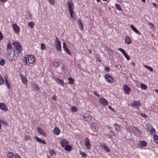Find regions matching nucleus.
Listing matches in <instances>:
<instances>
[{"mask_svg": "<svg viewBox=\"0 0 158 158\" xmlns=\"http://www.w3.org/2000/svg\"><path fill=\"white\" fill-rule=\"evenodd\" d=\"M67 4L68 6L69 10L70 13L71 17L73 20H75L76 19V18L75 16L74 17H73V14L74 13V4L72 0H70L67 2Z\"/></svg>", "mask_w": 158, "mask_h": 158, "instance_id": "nucleus-3", "label": "nucleus"}, {"mask_svg": "<svg viewBox=\"0 0 158 158\" xmlns=\"http://www.w3.org/2000/svg\"><path fill=\"white\" fill-rule=\"evenodd\" d=\"M64 50L66 52L67 54H68V55H70V56L71 55V52L68 48H67L66 49H64Z\"/></svg>", "mask_w": 158, "mask_h": 158, "instance_id": "nucleus-45", "label": "nucleus"}, {"mask_svg": "<svg viewBox=\"0 0 158 158\" xmlns=\"http://www.w3.org/2000/svg\"><path fill=\"white\" fill-rule=\"evenodd\" d=\"M0 1L1 2L5 3L7 1V0H0Z\"/></svg>", "mask_w": 158, "mask_h": 158, "instance_id": "nucleus-63", "label": "nucleus"}, {"mask_svg": "<svg viewBox=\"0 0 158 158\" xmlns=\"http://www.w3.org/2000/svg\"><path fill=\"white\" fill-rule=\"evenodd\" d=\"M6 56L7 59L9 61L13 62L15 60L19 57L17 55L15 54L14 52H6Z\"/></svg>", "mask_w": 158, "mask_h": 158, "instance_id": "nucleus-2", "label": "nucleus"}, {"mask_svg": "<svg viewBox=\"0 0 158 158\" xmlns=\"http://www.w3.org/2000/svg\"><path fill=\"white\" fill-rule=\"evenodd\" d=\"M80 154L82 157H85L87 156V154L83 152H81Z\"/></svg>", "mask_w": 158, "mask_h": 158, "instance_id": "nucleus-49", "label": "nucleus"}, {"mask_svg": "<svg viewBox=\"0 0 158 158\" xmlns=\"http://www.w3.org/2000/svg\"><path fill=\"white\" fill-rule=\"evenodd\" d=\"M41 48L42 50H44L45 48V45L43 43L41 44Z\"/></svg>", "mask_w": 158, "mask_h": 158, "instance_id": "nucleus-52", "label": "nucleus"}, {"mask_svg": "<svg viewBox=\"0 0 158 158\" xmlns=\"http://www.w3.org/2000/svg\"><path fill=\"white\" fill-rule=\"evenodd\" d=\"M0 108L6 111L8 110L7 106L2 103H0Z\"/></svg>", "mask_w": 158, "mask_h": 158, "instance_id": "nucleus-17", "label": "nucleus"}, {"mask_svg": "<svg viewBox=\"0 0 158 158\" xmlns=\"http://www.w3.org/2000/svg\"><path fill=\"white\" fill-rule=\"evenodd\" d=\"M125 42L127 44H129L132 43L131 39L128 35H127L125 38Z\"/></svg>", "mask_w": 158, "mask_h": 158, "instance_id": "nucleus-20", "label": "nucleus"}, {"mask_svg": "<svg viewBox=\"0 0 158 158\" xmlns=\"http://www.w3.org/2000/svg\"><path fill=\"white\" fill-rule=\"evenodd\" d=\"M4 82L3 78L0 75V85L2 84Z\"/></svg>", "mask_w": 158, "mask_h": 158, "instance_id": "nucleus-44", "label": "nucleus"}, {"mask_svg": "<svg viewBox=\"0 0 158 158\" xmlns=\"http://www.w3.org/2000/svg\"><path fill=\"white\" fill-rule=\"evenodd\" d=\"M115 6L117 10L121 11H122L123 10V9L121 7L120 5L118 4H116Z\"/></svg>", "mask_w": 158, "mask_h": 158, "instance_id": "nucleus-39", "label": "nucleus"}, {"mask_svg": "<svg viewBox=\"0 0 158 158\" xmlns=\"http://www.w3.org/2000/svg\"><path fill=\"white\" fill-rule=\"evenodd\" d=\"M110 138H111V136L115 137V134L114 132L113 131H110Z\"/></svg>", "mask_w": 158, "mask_h": 158, "instance_id": "nucleus-43", "label": "nucleus"}, {"mask_svg": "<svg viewBox=\"0 0 158 158\" xmlns=\"http://www.w3.org/2000/svg\"><path fill=\"white\" fill-rule=\"evenodd\" d=\"M20 75L22 82L24 84L27 85V78L22 74H21Z\"/></svg>", "mask_w": 158, "mask_h": 158, "instance_id": "nucleus-19", "label": "nucleus"}, {"mask_svg": "<svg viewBox=\"0 0 158 158\" xmlns=\"http://www.w3.org/2000/svg\"><path fill=\"white\" fill-rule=\"evenodd\" d=\"M141 117H142L144 118H145V117H147V116L145 114H144L143 113H141Z\"/></svg>", "mask_w": 158, "mask_h": 158, "instance_id": "nucleus-57", "label": "nucleus"}, {"mask_svg": "<svg viewBox=\"0 0 158 158\" xmlns=\"http://www.w3.org/2000/svg\"><path fill=\"white\" fill-rule=\"evenodd\" d=\"M140 86L141 89L143 90L146 89L148 87L146 85L143 84H140Z\"/></svg>", "mask_w": 158, "mask_h": 158, "instance_id": "nucleus-37", "label": "nucleus"}, {"mask_svg": "<svg viewBox=\"0 0 158 158\" xmlns=\"http://www.w3.org/2000/svg\"><path fill=\"white\" fill-rule=\"evenodd\" d=\"M78 21V25L79 27V28L81 30H83L84 29L83 24L80 19L77 20Z\"/></svg>", "mask_w": 158, "mask_h": 158, "instance_id": "nucleus-21", "label": "nucleus"}, {"mask_svg": "<svg viewBox=\"0 0 158 158\" xmlns=\"http://www.w3.org/2000/svg\"><path fill=\"white\" fill-rule=\"evenodd\" d=\"M28 25L29 27H30L31 28H33L34 27V23L32 22H29L28 23Z\"/></svg>", "mask_w": 158, "mask_h": 158, "instance_id": "nucleus-36", "label": "nucleus"}, {"mask_svg": "<svg viewBox=\"0 0 158 158\" xmlns=\"http://www.w3.org/2000/svg\"><path fill=\"white\" fill-rule=\"evenodd\" d=\"M110 69L108 67H106L105 68V70L106 72H108L110 71Z\"/></svg>", "mask_w": 158, "mask_h": 158, "instance_id": "nucleus-59", "label": "nucleus"}, {"mask_svg": "<svg viewBox=\"0 0 158 158\" xmlns=\"http://www.w3.org/2000/svg\"><path fill=\"white\" fill-rule=\"evenodd\" d=\"M34 88L36 90H39L40 89L39 86L37 84H34L33 85Z\"/></svg>", "mask_w": 158, "mask_h": 158, "instance_id": "nucleus-42", "label": "nucleus"}, {"mask_svg": "<svg viewBox=\"0 0 158 158\" xmlns=\"http://www.w3.org/2000/svg\"><path fill=\"white\" fill-rule=\"evenodd\" d=\"M30 138V137L29 136H27V135H26L24 137V139L26 141L28 140Z\"/></svg>", "mask_w": 158, "mask_h": 158, "instance_id": "nucleus-56", "label": "nucleus"}, {"mask_svg": "<svg viewBox=\"0 0 158 158\" xmlns=\"http://www.w3.org/2000/svg\"><path fill=\"white\" fill-rule=\"evenodd\" d=\"M50 155L51 156H52L53 154H55V152L53 150H50L49 151Z\"/></svg>", "mask_w": 158, "mask_h": 158, "instance_id": "nucleus-50", "label": "nucleus"}, {"mask_svg": "<svg viewBox=\"0 0 158 158\" xmlns=\"http://www.w3.org/2000/svg\"><path fill=\"white\" fill-rule=\"evenodd\" d=\"M56 98H57L56 96L55 95L53 96L52 97V99L55 101L56 100Z\"/></svg>", "mask_w": 158, "mask_h": 158, "instance_id": "nucleus-60", "label": "nucleus"}, {"mask_svg": "<svg viewBox=\"0 0 158 158\" xmlns=\"http://www.w3.org/2000/svg\"><path fill=\"white\" fill-rule=\"evenodd\" d=\"M94 93L95 95H96L98 97H100V95L97 92V91H94Z\"/></svg>", "mask_w": 158, "mask_h": 158, "instance_id": "nucleus-54", "label": "nucleus"}, {"mask_svg": "<svg viewBox=\"0 0 158 158\" xmlns=\"http://www.w3.org/2000/svg\"><path fill=\"white\" fill-rule=\"evenodd\" d=\"M123 89L126 94H129V92L131 91V89L127 85H124L123 86Z\"/></svg>", "mask_w": 158, "mask_h": 158, "instance_id": "nucleus-14", "label": "nucleus"}, {"mask_svg": "<svg viewBox=\"0 0 158 158\" xmlns=\"http://www.w3.org/2000/svg\"><path fill=\"white\" fill-rule=\"evenodd\" d=\"M153 127L152 125L150 124H147L146 125V129L147 131L148 132L150 129H152Z\"/></svg>", "mask_w": 158, "mask_h": 158, "instance_id": "nucleus-33", "label": "nucleus"}, {"mask_svg": "<svg viewBox=\"0 0 158 158\" xmlns=\"http://www.w3.org/2000/svg\"><path fill=\"white\" fill-rule=\"evenodd\" d=\"M28 60L30 64H33L35 60V58L33 56L30 55L28 57Z\"/></svg>", "mask_w": 158, "mask_h": 158, "instance_id": "nucleus-15", "label": "nucleus"}, {"mask_svg": "<svg viewBox=\"0 0 158 158\" xmlns=\"http://www.w3.org/2000/svg\"><path fill=\"white\" fill-rule=\"evenodd\" d=\"M64 147H65L64 149L68 151H70L72 148V147L70 145H69V144H68Z\"/></svg>", "mask_w": 158, "mask_h": 158, "instance_id": "nucleus-29", "label": "nucleus"}, {"mask_svg": "<svg viewBox=\"0 0 158 158\" xmlns=\"http://www.w3.org/2000/svg\"><path fill=\"white\" fill-rule=\"evenodd\" d=\"M56 81L59 83L60 85L63 86L64 85V81L60 79L59 78H57L56 79Z\"/></svg>", "mask_w": 158, "mask_h": 158, "instance_id": "nucleus-34", "label": "nucleus"}, {"mask_svg": "<svg viewBox=\"0 0 158 158\" xmlns=\"http://www.w3.org/2000/svg\"><path fill=\"white\" fill-rule=\"evenodd\" d=\"M8 158H21L20 156L18 154H14L12 152H9L7 155Z\"/></svg>", "mask_w": 158, "mask_h": 158, "instance_id": "nucleus-11", "label": "nucleus"}, {"mask_svg": "<svg viewBox=\"0 0 158 158\" xmlns=\"http://www.w3.org/2000/svg\"><path fill=\"white\" fill-rule=\"evenodd\" d=\"M63 48L64 50L68 48L66 45V44L64 42L63 43Z\"/></svg>", "mask_w": 158, "mask_h": 158, "instance_id": "nucleus-55", "label": "nucleus"}, {"mask_svg": "<svg viewBox=\"0 0 158 158\" xmlns=\"http://www.w3.org/2000/svg\"><path fill=\"white\" fill-rule=\"evenodd\" d=\"M102 148H104V150L106 152H110V150L109 149L108 147L106 144H102Z\"/></svg>", "mask_w": 158, "mask_h": 158, "instance_id": "nucleus-28", "label": "nucleus"}, {"mask_svg": "<svg viewBox=\"0 0 158 158\" xmlns=\"http://www.w3.org/2000/svg\"><path fill=\"white\" fill-rule=\"evenodd\" d=\"M131 27L132 30L136 33L138 34H140L139 32L136 29V28L134 27L133 25H132Z\"/></svg>", "mask_w": 158, "mask_h": 158, "instance_id": "nucleus-30", "label": "nucleus"}, {"mask_svg": "<svg viewBox=\"0 0 158 158\" xmlns=\"http://www.w3.org/2000/svg\"><path fill=\"white\" fill-rule=\"evenodd\" d=\"M99 102L102 105L106 106L108 105V102L106 99L103 97H102L99 99Z\"/></svg>", "mask_w": 158, "mask_h": 158, "instance_id": "nucleus-10", "label": "nucleus"}, {"mask_svg": "<svg viewBox=\"0 0 158 158\" xmlns=\"http://www.w3.org/2000/svg\"><path fill=\"white\" fill-rule=\"evenodd\" d=\"M107 52L108 54H109L110 56L112 55L113 53V51L111 49L108 50Z\"/></svg>", "mask_w": 158, "mask_h": 158, "instance_id": "nucleus-47", "label": "nucleus"}, {"mask_svg": "<svg viewBox=\"0 0 158 158\" xmlns=\"http://www.w3.org/2000/svg\"><path fill=\"white\" fill-rule=\"evenodd\" d=\"M1 123L4 125H5L6 126H7V123L6 121H2Z\"/></svg>", "mask_w": 158, "mask_h": 158, "instance_id": "nucleus-53", "label": "nucleus"}, {"mask_svg": "<svg viewBox=\"0 0 158 158\" xmlns=\"http://www.w3.org/2000/svg\"><path fill=\"white\" fill-rule=\"evenodd\" d=\"M55 42L56 43V48L57 50L60 51L61 49V43L58 37L56 39Z\"/></svg>", "mask_w": 158, "mask_h": 158, "instance_id": "nucleus-4", "label": "nucleus"}, {"mask_svg": "<svg viewBox=\"0 0 158 158\" xmlns=\"http://www.w3.org/2000/svg\"><path fill=\"white\" fill-rule=\"evenodd\" d=\"M49 3L52 5H54L55 4V0H48Z\"/></svg>", "mask_w": 158, "mask_h": 158, "instance_id": "nucleus-48", "label": "nucleus"}, {"mask_svg": "<svg viewBox=\"0 0 158 158\" xmlns=\"http://www.w3.org/2000/svg\"><path fill=\"white\" fill-rule=\"evenodd\" d=\"M137 144L139 148H141L142 147L147 146V143L145 141L140 140L137 142Z\"/></svg>", "mask_w": 158, "mask_h": 158, "instance_id": "nucleus-7", "label": "nucleus"}, {"mask_svg": "<svg viewBox=\"0 0 158 158\" xmlns=\"http://www.w3.org/2000/svg\"><path fill=\"white\" fill-rule=\"evenodd\" d=\"M3 38V36L2 35V34L0 31V40H2Z\"/></svg>", "mask_w": 158, "mask_h": 158, "instance_id": "nucleus-58", "label": "nucleus"}, {"mask_svg": "<svg viewBox=\"0 0 158 158\" xmlns=\"http://www.w3.org/2000/svg\"><path fill=\"white\" fill-rule=\"evenodd\" d=\"M4 79H5V84L6 85L7 87V88L8 89H9L10 88V84L8 82V80L7 78V77L6 76H5L4 77Z\"/></svg>", "mask_w": 158, "mask_h": 158, "instance_id": "nucleus-25", "label": "nucleus"}, {"mask_svg": "<svg viewBox=\"0 0 158 158\" xmlns=\"http://www.w3.org/2000/svg\"><path fill=\"white\" fill-rule=\"evenodd\" d=\"M5 63V60L4 59H2L0 61V65L2 66L4 65Z\"/></svg>", "mask_w": 158, "mask_h": 158, "instance_id": "nucleus-46", "label": "nucleus"}, {"mask_svg": "<svg viewBox=\"0 0 158 158\" xmlns=\"http://www.w3.org/2000/svg\"><path fill=\"white\" fill-rule=\"evenodd\" d=\"M85 144L87 150L91 148V144L90 143L89 140V138L86 137L85 139Z\"/></svg>", "mask_w": 158, "mask_h": 158, "instance_id": "nucleus-8", "label": "nucleus"}, {"mask_svg": "<svg viewBox=\"0 0 158 158\" xmlns=\"http://www.w3.org/2000/svg\"><path fill=\"white\" fill-rule=\"evenodd\" d=\"M83 119L86 122H89L92 120V116L90 115H87L86 116H83Z\"/></svg>", "mask_w": 158, "mask_h": 158, "instance_id": "nucleus-18", "label": "nucleus"}, {"mask_svg": "<svg viewBox=\"0 0 158 158\" xmlns=\"http://www.w3.org/2000/svg\"><path fill=\"white\" fill-rule=\"evenodd\" d=\"M90 127L92 129L94 132L98 130L99 129L98 124L97 123H93L91 124Z\"/></svg>", "mask_w": 158, "mask_h": 158, "instance_id": "nucleus-9", "label": "nucleus"}, {"mask_svg": "<svg viewBox=\"0 0 158 158\" xmlns=\"http://www.w3.org/2000/svg\"><path fill=\"white\" fill-rule=\"evenodd\" d=\"M60 143L62 147H64L68 144H69V142L67 140L62 139L60 141Z\"/></svg>", "mask_w": 158, "mask_h": 158, "instance_id": "nucleus-12", "label": "nucleus"}, {"mask_svg": "<svg viewBox=\"0 0 158 158\" xmlns=\"http://www.w3.org/2000/svg\"><path fill=\"white\" fill-rule=\"evenodd\" d=\"M149 131H150V134L151 135L155 134L156 132L155 129L153 127L150 129Z\"/></svg>", "mask_w": 158, "mask_h": 158, "instance_id": "nucleus-38", "label": "nucleus"}, {"mask_svg": "<svg viewBox=\"0 0 158 158\" xmlns=\"http://www.w3.org/2000/svg\"><path fill=\"white\" fill-rule=\"evenodd\" d=\"M104 78L106 82L112 83L114 82V80L113 77L108 74H106L104 76Z\"/></svg>", "mask_w": 158, "mask_h": 158, "instance_id": "nucleus-6", "label": "nucleus"}, {"mask_svg": "<svg viewBox=\"0 0 158 158\" xmlns=\"http://www.w3.org/2000/svg\"><path fill=\"white\" fill-rule=\"evenodd\" d=\"M114 125L116 131H120L121 127L120 125H118L117 123L114 124Z\"/></svg>", "mask_w": 158, "mask_h": 158, "instance_id": "nucleus-22", "label": "nucleus"}, {"mask_svg": "<svg viewBox=\"0 0 158 158\" xmlns=\"http://www.w3.org/2000/svg\"><path fill=\"white\" fill-rule=\"evenodd\" d=\"M35 139L36 141H37L41 143L44 144H46V143L45 142L44 140L40 139L38 137L35 136Z\"/></svg>", "mask_w": 158, "mask_h": 158, "instance_id": "nucleus-27", "label": "nucleus"}, {"mask_svg": "<svg viewBox=\"0 0 158 158\" xmlns=\"http://www.w3.org/2000/svg\"><path fill=\"white\" fill-rule=\"evenodd\" d=\"M97 60L98 61V62H101V60L99 58H98Z\"/></svg>", "mask_w": 158, "mask_h": 158, "instance_id": "nucleus-64", "label": "nucleus"}, {"mask_svg": "<svg viewBox=\"0 0 158 158\" xmlns=\"http://www.w3.org/2000/svg\"><path fill=\"white\" fill-rule=\"evenodd\" d=\"M68 80H69V85L73 84L74 80L73 78L71 77H69L68 78Z\"/></svg>", "mask_w": 158, "mask_h": 158, "instance_id": "nucleus-32", "label": "nucleus"}, {"mask_svg": "<svg viewBox=\"0 0 158 158\" xmlns=\"http://www.w3.org/2000/svg\"><path fill=\"white\" fill-rule=\"evenodd\" d=\"M53 132L54 134L56 135H58L59 134L60 132V130L58 127H56L54 130Z\"/></svg>", "mask_w": 158, "mask_h": 158, "instance_id": "nucleus-24", "label": "nucleus"}, {"mask_svg": "<svg viewBox=\"0 0 158 158\" xmlns=\"http://www.w3.org/2000/svg\"><path fill=\"white\" fill-rule=\"evenodd\" d=\"M13 31L16 34H18L20 32L19 27L16 23L13 24L12 25Z\"/></svg>", "mask_w": 158, "mask_h": 158, "instance_id": "nucleus-5", "label": "nucleus"}, {"mask_svg": "<svg viewBox=\"0 0 158 158\" xmlns=\"http://www.w3.org/2000/svg\"><path fill=\"white\" fill-rule=\"evenodd\" d=\"M118 50L123 53L127 60H130V57L128 55L124 50L121 48H119Z\"/></svg>", "mask_w": 158, "mask_h": 158, "instance_id": "nucleus-13", "label": "nucleus"}, {"mask_svg": "<svg viewBox=\"0 0 158 158\" xmlns=\"http://www.w3.org/2000/svg\"><path fill=\"white\" fill-rule=\"evenodd\" d=\"M143 67H144L146 69L148 70H149L151 72H152L153 71V68L152 67H150L148 65H144L143 66Z\"/></svg>", "mask_w": 158, "mask_h": 158, "instance_id": "nucleus-35", "label": "nucleus"}, {"mask_svg": "<svg viewBox=\"0 0 158 158\" xmlns=\"http://www.w3.org/2000/svg\"><path fill=\"white\" fill-rule=\"evenodd\" d=\"M141 104L139 101H135L132 102V106L137 108L141 105Z\"/></svg>", "mask_w": 158, "mask_h": 158, "instance_id": "nucleus-16", "label": "nucleus"}, {"mask_svg": "<svg viewBox=\"0 0 158 158\" xmlns=\"http://www.w3.org/2000/svg\"><path fill=\"white\" fill-rule=\"evenodd\" d=\"M37 131L41 135H42L45 136V133L43 131V130L41 129V128L40 127H38L37 128Z\"/></svg>", "mask_w": 158, "mask_h": 158, "instance_id": "nucleus-23", "label": "nucleus"}, {"mask_svg": "<svg viewBox=\"0 0 158 158\" xmlns=\"http://www.w3.org/2000/svg\"><path fill=\"white\" fill-rule=\"evenodd\" d=\"M12 47L11 46L9 43H8L7 46L6 51L7 52H12Z\"/></svg>", "mask_w": 158, "mask_h": 158, "instance_id": "nucleus-26", "label": "nucleus"}, {"mask_svg": "<svg viewBox=\"0 0 158 158\" xmlns=\"http://www.w3.org/2000/svg\"><path fill=\"white\" fill-rule=\"evenodd\" d=\"M24 61H25V63L26 64H25L27 65V58L26 57H25L24 58Z\"/></svg>", "mask_w": 158, "mask_h": 158, "instance_id": "nucleus-62", "label": "nucleus"}, {"mask_svg": "<svg viewBox=\"0 0 158 158\" xmlns=\"http://www.w3.org/2000/svg\"><path fill=\"white\" fill-rule=\"evenodd\" d=\"M53 67L55 68L58 67L60 65L59 62L58 61H54L53 62Z\"/></svg>", "mask_w": 158, "mask_h": 158, "instance_id": "nucleus-31", "label": "nucleus"}, {"mask_svg": "<svg viewBox=\"0 0 158 158\" xmlns=\"http://www.w3.org/2000/svg\"><path fill=\"white\" fill-rule=\"evenodd\" d=\"M24 61H25V63L26 64H25L27 65V58L26 57H25L24 58Z\"/></svg>", "mask_w": 158, "mask_h": 158, "instance_id": "nucleus-61", "label": "nucleus"}, {"mask_svg": "<svg viewBox=\"0 0 158 158\" xmlns=\"http://www.w3.org/2000/svg\"><path fill=\"white\" fill-rule=\"evenodd\" d=\"M153 138L154 139V140L156 143H157L158 142L157 141L158 140V136L156 135H153Z\"/></svg>", "mask_w": 158, "mask_h": 158, "instance_id": "nucleus-41", "label": "nucleus"}, {"mask_svg": "<svg viewBox=\"0 0 158 158\" xmlns=\"http://www.w3.org/2000/svg\"><path fill=\"white\" fill-rule=\"evenodd\" d=\"M71 110L73 112H75L77 111V109L75 106H73L71 108Z\"/></svg>", "mask_w": 158, "mask_h": 158, "instance_id": "nucleus-40", "label": "nucleus"}, {"mask_svg": "<svg viewBox=\"0 0 158 158\" xmlns=\"http://www.w3.org/2000/svg\"><path fill=\"white\" fill-rule=\"evenodd\" d=\"M12 45L14 46L13 52L16 55L19 56L22 50V47L19 42L16 41L12 43Z\"/></svg>", "mask_w": 158, "mask_h": 158, "instance_id": "nucleus-1", "label": "nucleus"}, {"mask_svg": "<svg viewBox=\"0 0 158 158\" xmlns=\"http://www.w3.org/2000/svg\"><path fill=\"white\" fill-rule=\"evenodd\" d=\"M148 25L150 26V27L152 29H153V28L154 27V26L153 24L152 23H148Z\"/></svg>", "mask_w": 158, "mask_h": 158, "instance_id": "nucleus-51", "label": "nucleus"}]
</instances>
